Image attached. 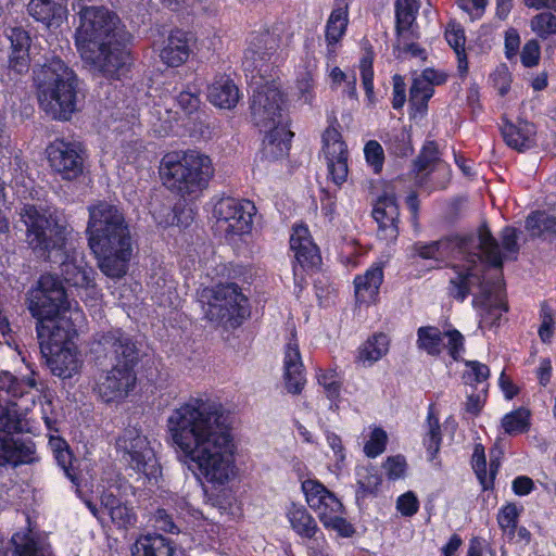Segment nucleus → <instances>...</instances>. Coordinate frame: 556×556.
Masks as SVG:
<instances>
[{
  "label": "nucleus",
  "mask_w": 556,
  "mask_h": 556,
  "mask_svg": "<svg viewBox=\"0 0 556 556\" xmlns=\"http://www.w3.org/2000/svg\"><path fill=\"white\" fill-rule=\"evenodd\" d=\"M419 10L418 0H396V30H407L415 27L416 16Z\"/></svg>",
  "instance_id": "a19ab883"
},
{
  "label": "nucleus",
  "mask_w": 556,
  "mask_h": 556,
  "mask_svg": "<svg viewBox=\"0 0 556 556\" xmlns=\"http://www.w3.org/2000/svg\"><path fill=\"white\" fill-rule=\"evenodd\" d=\"M254 214L255 206L248 200L219 199L213 208L215 229L228 239L249 233L252 229Z\"/></svg>",
  "instance_id": "f3484780"
},
{
  "label": "nucleus",
  "mask_w": 556,
  "mask_h": 556,
  "mask_svg": "<svg viewBox=\"0 0 556 556\" xmlns=\"http://www.w3.org/2000/svg\"><path fill=\"white\" fill-rule=\"evenodd\" d=\"M87 233L101 271L111 278L126 275L132 245L123 212L106 202L90 206Z\"/></svg>",
  "instance_id": "423d86ee"
},
{
  "label": "nucleus",
  "mask_w": 556,
  "mask_h": 556,
  "mask_svg": "<svg viewBox=\"0 0 556 556\" xmlns=\"http://www.w3.org/2000/svg\"><path fill=\"white\" fill-rule=\"evenodd\" d=\"M117 450L128 466L147 478H156L160 466L148 438L137 429H126L117 440Z\"/></svg>",
  "instance_id": "a211bd4d"
},
{
  "label": "nucleus",
  "mask_w": 556,
  "mask_h": 556,
  "mask_svg": "<svg viewBox=\"0 0 556 556\" xmlns=\"http://www.w3.org/2000/svg\"><path fill=\"white\" fill-rule=\"evenodd\" d=\"M302 491L307 505L317 514L323 526L334 531L342 538H350L355 530L345 518V509L341 501L316 479L302 482Z\"/></svg>",
  "instance_id": "2eb2a0df"
},
{
  "label": "nucleus",
  "mask_w": 556,
  "mask_h": 556,
  "mask_svg": "<svg viewBox=\"0 0 556 556\" xmlns=\"http://www.w3.org/2000/svg\"><path fill=\"white\" fill-rule=\"evenodd\" d=\"M445 38L447 43L454 49L455 53L465 50V31L456 24H450L445 30Z\"/></svg>",
  "instance_id": "13d9d810"
},
{
  "label": "nucleus",
  "mask_w": 556,
  "mask_h": 556,
  "mask_svg": "<svg viewBox=\"0 0 556 556\" xmlns=\"http://www.w3.org/2000/svg\"><path fill=\"white\" fill-rule=\"evenodd\" d=\"M189 54L190 38L188 34L181 30H174L168 36L160 56L168 66H179L188 60Z\"/></svg>",
  "instance_id": "c756f323"
},
{
  "label": "nucleus",
  "mask_w": 556,
  "mask_h": 556,
  "mask_svg": "<svg viewBox=\"0 0 556 556\" xmlns=\"http://www.w3.org/2000/svg\"><path fill=\"white\" fill-rule=\"evenodd\" d=\"M323 141L329 176L337 186H341L349 173L346 146L340 131L334 127L325 130Z\"/></svg>",
  "instance_id": "412c9836"
},
{
  "label": "nucleus",
  "mask_w": 556,
  "mask_h": 556,
  "mask_svg": "<svg viewBox=\"0 0 556 556\" xmlns=\"http://www.w3.org/2000/svg\"><path fill=\"white\" fill-rule=\"evenodd\" d=\"M97 344L114 364L110 369L101 370L94 377L92 390L104 403L121 402L136 386L132 367L137 358V349L121 330L101 334Z\"/></svg>",
  "instance_id": "6e6552de"
},
{
  "label": "nucleus",
  "mask_w": 556,
  "mask_h": 556,
  "mask_svg": "<svg viewBox=\"0 0 556 556\" xmlns=\"http://www.w3.org/2000/svg\"><path fill=\"white\" fill-rule=\"evenodd\" d=\"M386 475L391 480L403 478L406 471V460L403 456H390L383 464Z\"/></svg>",
  "instance_id": "4d7b16f0"
},
{
  "label": "nucleus",
  "mask_w": 556,
  "mask_h": 556,
  "mask_svg": "<svg viewBox=\"0 0 556 556\" xmlns=\"http://www.w3.org/2000/svg\"><path fill=\"white\" fill-rule=\"evenodd\" d=\"M356 483L358 485L357 496L365 497L367 494L377 491L381 479L372 466H358L355 471Z\"/></svg>",
  "instance_id": "c03bdc74"
},
{
  "label": "nucleus",
  "mask_w": 556,
  "mask_h": 556,
  "mask_svg": "<svg viewBox=\"0 0 556 556\" xmlns=\"http://www.w3.org/2000/svg\"><path fill=\"white\" fill-rule=\"evenodd\" d=\"M315 378L330 402L329 409L338 412L342 388V380L338 371L332 368H318Z\"/></svg>",
  "instance_id": "72a5a7b5"
},
{
  "label": "nucleus",
  "mask_w": 556,
  "mask_h": 556,
  "mask_svg": "<svg viewBox=\"0 0 556 556\" xmlns=\"http://www.w3.org/2000/svg\"><path fill=\"white\" fill-rule=\"evenodd\" d=\"M166 426L178 459L199 481L222 489L237 478L238 445L220 403L190 397L172 410Z\"/></svg>",
  "instance_id": "f257e3e1"
},
{
  "label": "nucleus",
  "mask_w": 556,
  "mask_h": 556,
  "mask_svg": "<svg viewBox=\"0 0 556 556\" xmlns=\"http://www.w3.org/2000/svg\"><path fill=\"white\" fill-rule=\"evenodd\" d=\"M530 27L533 33L543 39L556 35V15L548 12L536 14L532 17Z\"/></svg>",
  "instance_id": "8fccbe9b"
},
{
  "label": "nucleus",
  "mask_w": 556,
  "mask_h": 556,
  "mask_svg": "<svg viewBox=\"0 0 556 556\" xmlns=\"http://www.w3.org/2000/svg\"><path fill=\"white\" fill-rule=\"evenodd\" d=\"M455 2L466 18L476 22L484 16L490 0H455Z\"/></svg>",
  "instance_id": "603ef678"
},
{
  "label": "nucleus",
  "mask_w": 556,
  "mask_h": 556,
  "mask_svg": "<svg viewBox=\"0 0 556 556\" xmlns=\"http://www.w3.org/2000/svg\"><path fill=\"white\" fill-rule=\"evenodd\" d=\"M491 79L502 96L507 93L510 87V74L506 66L502 65L497 67L496 71L491 75Z\"/></svg>",
  "instance_id": "e2e57ef3"
},
{
  "label": "nucleus",
  "mask_w": 556,
  "mask_h": 556,
  "mask_svg": "<svg viewBox=\"0 0 556 556\" xmlns=\"http://www.w3.org/2000/svg\"><path fill=\"white\" fill-rule=\"evenodd\" d=\"M522 511L523 507L516 503H507L498 509L496 521L504 538L514 534V529L518 526Z\"/></svg>",
  "instance_id": "ea45409f"
},
{
  "label": "nucleus",
  "mask_w": 556,
  "mask_h": 556,
  "mask_svg": "<svg viewBox=\"0 0 556 556\" xmlns=\"http://www.w3.org/2000/svg\"><path fill=\"white\" fill-rule=\"evenodd\" d=\"M80 309L77 304L73 306L67 301L65 290L61 282L52 275H45L38 281V287L29 294V311L38 320L37 328L50 321L71 319V312Z\"/></svg>",
  "instance_id": "4468645a"
},
{
  "label": "nucleus",
  "mask_w": 556,
  "mask_h": 556,
  "mask_svg": "<svg viewBox=\"0 0 556 556\" xmlns=\"http://www.w3.org/2000/svg\"><path fill=\"white\" fill-rule=\"evenodd\" d=\"M21 218L27 231V242L35 250L54 263L60 262L64 280L79 289L80 298L90 306H96L100 291L96 287L94 270L88 266L81 252L67 249L70 233L63 214L51 206L26 204Z\"/></svg>",
  "instance_id": "7ed1b4c3"
},
{
  "label": "nucleus",
  "mask_w": 556,
  "mask_h": 556,
  "mask_svg": "<svg viewBox=\"0 0 556 556\" xmlns=\"http://www.w3.org/2000/svg\"><path fill=\"white\" fill-rule=\"evenodd\" d=\"M445 80L446 75L444 73L433 68L424 70L413 78L409 101L418 109L426 106L428 100L433 96L434 86L441 85Z\"/></svg>",
  "instance_id": "a878e982"
},
{
  "label": "nucleus",
  "mask_w": 556,
  "mask_h": 556,
  "mask_svg": "<svg viewBox=\"0 0 556 556\" xmlns=\"http://www.w3.org/2000/svg\"><path fill=\"white\" fill-rule=\"evenodd\" d=\"M383 281V270L379 263L372 264L363 275L354 278L356 301L361 304L376 302L379 288Z\"/></svg>",
  "instance_id": "bb28decb"
},
{
  "label": "nucleus",
  "mask_w": 556,
  "mask_h": 556,
  "mask_svg": "<svg viewBox=\"0 0 556 556\" xmlns=\"http://www.w3.org/2000/svg\"><path fill=\"white\" fill-rule=\"evenodd\" d=\"M362 84L366 93V101L368 106L376 104V97L374 92V70H372V55L366 54L359 63Z\"/></svg>",
  "instance_id": "09e8293b"
},
{
  "label": "nucleus",
  "mask_w": 556,
  "mask_h": 556,
  "mask_svg": "<svg viewBox=\"0 0 556 556\" xmlns=\"http://www.w3.org/2000/svg\"><path fill=\"white\" fill-rule=\"evenodd\" d=\"M291 528L301 536L312 539L318 531L315 519L305 507L292 504L287 511Z\"/></svg>",
  "instance_id": "e433bc0d"
},
{
  "label": "nucleus",
  "mask_w": 556,
  "mask_h": 556,
  "mask_svg": "<svg viewBox=\"0 0 556 556\" xmlns=\"http://www.w3.org/2000/svg\"><path fill=\"white\" fill-rule=\"evenodd\" d=\"M415 166L418 173H430L435 168L445 170V165L440 162L438 147L433 141H429L422 147Z\"/></svg>",
  "instance_id": "49530a36"
},
{
  "label": "nucleus",
  "mask_w": 556,
  "mask_h": 556,
  "mask_svg": "<svg viewBox=\"0 0 556 556\" xmlns=\"http://www.w3.org/2000/svg\"><path fill=\"white\" fill-rule=\"evenodd\" d=\"M372 216L379 225V236L384 240H394L399 235V207L395 198L384 195L378 199L372 210Z\"/></svg>",
  "instance_id": "b1692460"
},
{
  "label": "nucleus",
  "mask_w": 556,
  "mask_h": 556,
  "mask_svg": "<svg viewBox=\"0 0 556 556\" xmlns=\"http://www.w3.org/2000/svg\"><path fill=\"white\" fill-rule=\"evenodd\" d=\"M393 99L392 106L395 110L401 109L406 101V85L404 78L401 75H394L393 78Z\"/></svg>",
  "instance_id": "69168bd1"
},
{
  "label": "nucleus",
  "mask_w": 556,
  "mask_h": 556,
  "mask_svg": "<svg viewBox=\"0 0 556 556\" xmlns=\"http://www.w3.org/2000/svg\"><path fill=\"white\" fill-rule=\"evenodd\" d=\"M210 102L220 109H232L239 101L237 86L227 77H220L208 88Z\"/></svg>",
  "instance_id": "2f4dec72"
},
{
  "label": "nucleus",
  "mask_w": 556,
  "mask_h": 556,
  "mask_svg": "<svg viewBox=\"0 0 556 556\" xmlns=\"http://www.w3.org/2000/svg\"><path fill=\"white\" fill-rule=\"evenodd\" d=\"M290 248L294 252L296 263L303 268L316 267L320 263V254L313 242L308 228L295 225L290 237Z\"/></svg>",
  "instance_id": "5701e85b"
},
{
  "label": "nucleus",
  "mask_w": 556,
  "mask_h": 556,
  "mask_svg": "<svg viewBox=\"0 0 556 556\" xmlns=\"http://www.w3.org/2000/svg\"><path fill=\"white\" fill-rule=\"evenodd\" d=\"M27 10L30 16L48 27L61 25L68 14L67 0H30Z\"/></svg>",
  "instance_id": "393cba45"
},
{
  "label": "nucleus",
  "mask_w": 556,
  "mask_h": 556,
  "mask_svg": "<svg viewBox=\"0 0 556 556\" xmlns=\"http://www.w3.org/2000/svg\"><path fill=\"white\" fill-rule=\"evenodd\" d=\"M364 153L367 162L375 167L378 172L382 166L383 161V149L377 141H369L364 148Z\"/></svg>",
  "instance_id": "052dcab7"
},
{
  "label": "nucleus",
  "mask_w": 556,
  "mask_h": 556,
  "mask_svg": "<svg viewBox=\"0 0 556 556\" xmlns=\"http://www.w3.org/2000/svg\"><path fill=\"white\" fill-rule=\"evenodd\" d=\"M278 39L269 31L253 35L244 52L243 68L252 89L251 114L254 124L265 132L263 155L268 160L285 157L293 134L282 114V94L277 83L267 74L277 64Z\"/></svg>",
  "instance_id": "f03ea898"
},
{
  "label": "nucleus",
  "mask_w": 556,
  "mask_h": 556,
  "mask_svg": "<svg viewBox=\"0 0 556 556\" xmlns=\"http://www.w3.org/2000/svg\"><path fill=\"white\" fill-rule=\"evenodd\" d=\"M75 43L81 59L108 77H118L130 64L129 33L116 14L103 7L79 11Z\"/></svg>",
  "instance_id": "20e7f679"
},
{
  "label": "nucleus",
  "mask_w": 556,
  "mask_h": 556,
  "mask_svg": "<svg viewBox=\"0 0 556 556\" xmlns=\"http://www.w3.org/2000/svg\"><path fill=\"white\" fill-rule=\"evenodd\" d=\"M70 320L50 321L38 327L40 350L53 375L67 379L78 374L83 359L74 342L85 316L81 309L71 312Z\"/></svg>",
  "instance_id": "9b49d317"
},
{
  "label": "nucleus",
  "mask_w": 556,
  "mask_h": 556,
  "mask_svg": "<svg viewBox=\"0 0 556 556\" xmlns=\"http://www.w3.org/2000/svg\"><path fill=\"white\" fill-rule=\"evenodd\" d=\"M483 269L482 262L476 263L475 260L468 266L455 265V275L450 277L448 293L462 302L472 293L480 328L491 329L498 326L507 306L501 287L482 280Z\"/></svg>",
  "instance_id": "9d476101"
},
{
  "label": "nucleus",
  "mask_w": 556,
  "mask_h": 556,
  "mask_svg": "<svg viewBox=\"0 0 556 556\" xmlns=\"http://www.w3.org/2000/svg\"><path fill=\"white\" fill-rule=\"evenodd\" d=\"M213 173L211 159L198 151L167 153L160 166L164 186L181 197H198L206 188Z\"/></svg>",
  "instance_id": "f8f14e48"
},
{
  "label": "nucleus",
  "mask_w": 556,
  "mask_h": 556,
  "mask_svg": "<svg viewBox=\"0 0 556 556\" xmlns=\"http://www.w3.org/2000/svg\"><path fill=\"white\" fill-rule=\"evenodd\" d=\"M526 228L531 236L556 231V216L547 212H535L527 217Z\"/></svg>",
  "instance_id": "a18cd8bd"
},
{
  "label": "nucleus",
  "mask_w": 556,
  "mask_h": 556,
  "mask_svg": "<svg viewBox=\"0 0 556 556\" xmlns=\"http://www.w3.org/2000/svg\"><path fill=\"white\" fill-rule=\"evenodd\" d=\"M348 24V4L342 0L337 1L325 26V38L327 42L328 54H336L337 45L345 35Z\"/></svg>",
  "instance_id": "c85d7f7f"
},
{
  "label": "nucleus",
  "mask_w": 556,
  "mask_h": 556,
  "mask_svg": "<svg viewBox=\"0 0 556 556\" xmlns=\"http://www.w3.org/2000/svg\"><path fill=\"white\" fill-rule=\"evenodd\" d=\"M466 556H496V553L484 541L473 538L469 542Z\"/></svg>",
  "instance_id": "774afa93"
},
{
  "label": "nucleus",
  "mask_w": 556,
  "mask_h": 556,
  "mask_svg": "<svg viewBox=\"0 0 556 556\" xmlns=\"http://www.w3.org/2000/svg\"><path fill=\"white\" fill-rule=\"evenodd\" d=\"M396 48L400 52L409 53L412 56L420 58L421 60L426 59L425 49L414 41L418 38V33L415 27L403 31L396 30Z\"/></svg>",
  "instance_id": "de8ad7c7"
},
{
  "label": "nucleus",
  "mask_w": 556,
  "mask_h": 556,
  "mask_svg": "<svg viewBox=\"0 0 556 556\" xmlns=\"http://www.w3.org/2000/svg\"><path fill=\"white\" fill-rule=\"evenodd\" d=\"M177 103L187 114H191L199 109L200 98L195 92L186 90L178 94Z\"/></svg>",
  "instance_id": "0e129e2a"
},
{
  "label": "nucleus",
  "mask_w": 556,
  "mask_h": 556,
  "mask_svg": "<svg viewBox=\"0 0 556 556\" xmlns=\"http://www.w3.org/2000/svg\"><path fill=\"white\" fill-rule=\"evenodd\" d=\"M12 544L16 556H45L46 540L37 535L33 530H24L13 534Z\"/></svg>",
  "instance_id": "f704fd0d"
},
{
  "label": "nucleus",
  "mask_w": 556,
  "mask_h": 556,
  "mask_svg": "<svg viewBox=\"0 0 556 556\" xmlns=\"http://www.w3.org/2000/svg\"><path fill=\"white\" fill-rule=\"evenodd\" d=\"M110 477L102 478L101 483L97 488L101 506L98 507L91 501H86V506L91 514L100 521L109 516L112 523L119 529H129L135 527L137 522V514L132 506L122 500V495L127 493L131 486L114 472L109 473Z\"/></svg>",
  "instance_id": "ddd939ff"
},
{
  "label": "nucleus",
  "mask_w": 556,
  "mask_h": 556,
  "mask_svg": "<svg viewBox=\"0 0 556 556\" xmlns=\"http://www.w3.org/2000/svg\"><path fill=\"white\" fill-rule=\"evenodd\" d=\"M58 466L63 470L65 477L74 484L78 485L79 479L74 467V458L70 447L53 455Z\"/></svg>",
  "instance_id": "5fc2aeb1"
},
{
  "label": "nucleus",
  "mask_w": 556,
  "mask_h": 556,
  "mask_svg": "<svg viewBox=\"0 0 556 556\" xmlns=\"http://www.w3.org/2000/svg\"><path fill=\"white\" fill-rule=\"evenodd\" d=\"M388 442L387 432L377 426H369L364 432V453L375 458L382 454Z\"/></svg>",
  "instance_id": "58836bf2"
},
{
  "label": "nucleus",
  "mask_w": 556,
  "mask_h": 556,
  "mask_svg": "<svg viewBox=\"0 0 556 556\" xmlns=\"http://www.w3.org/2000/svg\"><path fill=\"white\" fill-rule=\"evenodd\" d=\"M424 445L427 448L430 459H432L440 450L441 430L439 418L434 415L433 406L430 405L427 417V431L424 437Z\"/></svg>",
  "instance_id": "37998d69"
},
{
  "label": "nucleus",
  "mask_w": 556,
  "mask_h": 556,
  "mask_svg": "<svg viewBox=\"0 0 556 556\" xmlns=\"http://www.w3.org/2000/svg\"><path fill=\"white\" fill-rule=\"evenodd\" d=\"M415 249L426 260L453 258L455 262L452 264V276H454L455 265L468 266L471 260L480 263L484 257L490 265L501 267L505 260L515 257L518 252L517 230L505 227L501 235V244L485 226H481L477 235L456 237L425 245L417 244Z\"/></svg>",
  "instance_id": "0eeeda50"
},
{
  "label": "nucleus",
  "mask_w": 556,
  "mask_h": 556,
  "mask_svg": "<svg viewBox=\"0 0 556 556\" xmlns=\"http://www.w3.org/2000/svg\"><path fill=\"white\" fill-rule=\"evenodd\" d=\"M502 135L509 147L522 151L533 144L535 129L534 125L528 122L505 123L502 127Z\"/></svg>",
  "instance_id": "7c9ffc66"
},
{
  "label": "nucleus",
  "mask_w": 556,
  "mask_h": 556,
  "mask_svg": "<svg viewBox=\"0 0 556 556\" xmlns=\"http://www.w3.org/2000/svg\"><path fill=\"white\" fill-rule=\"evenodd\" d=\"M283 386L288 393L300 394L305 384V368L296 340L290 339L283 352Z\"/></svg>",
  "instance_id": "4be33fe9"
},
{
  "label": "nucleus",
  "mask_w": 556,
  "mask_h": 556,
  "mask_svg": "<svg viewBox=\"0 0 556 556\" xmlns=\"http://www.w3.org/2000/svg\"><path fill=\"white\" fill-rule=\"evenodd\" d=\"M136 556H173L170 542L160 534L140 536L132 546Z\"/></svg>",
  "instance_id": "c9c22d12"
},
{
  "label": "nucleus",
  "mask_w": 556,
  "mask_h": 556,
  "mask_svg": "<svg viewBox=\"0 0 556 556\" xmlns=\"http://www.w3.org/2000/svg\"><path fill=\"white\" fill-rule=\"evenodd\" d=\"M529 427L530 412L523 407L513 410L502 418V428L509 435L523 433L529 430Z\"/></svg>",
  "instance_id": "79ce46f5"
},
{
  "label": "nucleus",
  "mask_w": 556,
  "mask_h": 556,
  "mask_svg": "<svg viewBox=\"0 0 556 556\" xmlns=\"http://www.w3.org/2000/svg\"><path fill=\"white\" fill-rule=\"evenodd\" d=\"M490 376V369L486 365L478 361L466 362V370L464 371L463 378L465 383L473 386L483 383Z\"/></svg>",
  "instance_id": "864d4df0"
},
{
  "label": "nucleus",
  "mask_w": 556,
  "mask_h": 556,
  "mask_svg": "<svg viewBox=\"0 0 556 556\" xmlns=\"http://www.w3.org/2000/svg\"><path fill=\"white\" fill-rule=\"evenodd\" d=\"M208 301L205 307V316L211 321L225 327L239 326L248 315V299L233 283L219 285L207 291Z\"/></svg>",
  "instance_id": "dca6fc26"
},
{
  "label": "nucleus",
  "mask_w": 556,
  "mask_h": 556,
  "mask_svg": "<svg viewBox=\"0 0 556 556\" xmlns=\"http://www.w3.org/2000/svg\"><path fill=\"white\" fill-rule=\"evenodd\" d=\"M39 392L33 378L17 379L8 371L0 372V465L17 466L37 459L31 440L10 435L33 432L27 414L34 407Z\"/></svg>",
  "instance_id": "39448f33"
},
{
  "label": "nucleus",
  "mask_w": 556,
  "mask_h": 556,
  "mask_svg": "<svg viewBox=\"0 0 556 556\" xmlns=\"http://www.w3.org/2000/svg\"><path fill=\"white\" fill-rule=\"evenodd\" d=\"M85 151L79 142L56 139L47 147L51 168L63 179L73 180L83 174Z\"/></svg>",
  "instance_id": "6ab92c4d"
},
{
  "label": "nucleus",
  "mask_w": 556,
  "mask_h": 556,
  "mask_svg": "<svg viewBox=\"0 0 556 556\" xmlns=\"http://www.w3.org/2000/svg\"><path fill=\"white\" fill-rule=\"evenodd\" d=\"M153 527L160 531L174 533L177 529L172 520V517L165 509H157L153 515Z\"/></svg>",
  "instance_id": "338daca9"
},
{
  "label": "nucleus",
  "mask_w": 556,
  "mask_h": 556,
  "mask_svg": "<svg viewBox=\"0 0 556 556\" xmlns=\"http://www.w3.org/2000/svg\"><path fill=\"white\" fill-rule=\"evenodd\" d=\"M396 509L402 516H414L419 509V501L416 494L412 491H408L400 495L396 501Z\"/></svg>",
  "instance_id": "6e6d98bb"
},
{
  "label": "nucleus",
  "mask_w": 556,
  "mask_h": 556,
  "mask_svg": "<svg viewBox=\"0 0 556 556\" xmlns=\"http://www.w3.org/2000/svg\"><path fill=\"white\" fill-rule=\"evenodd\" d=\"M29 66V51L20 50V52H11L8 66L1 74V81L5 85L14 84L21 76L28 72Z\"/></svg>",
  "instance_id": "4c0bfd02"
},
{
  "label": "nucleus",
  "mask_w": 556,
  "mask_h": 556,
  "mask_svg": "<svg viewBox=\"0 0 556 556\" xmlns=\"http://www.w3.org/2000/svg\"><path fill=\"white\" fill-rule=\"evenodd\" d=\"M417 346L429 355H439L446 349L457 359L464 351V337L455 329L442 333L437 327L425 326L417 330Z\"/></svg>",
  "instance_id": "aec40b11"
},
{
  "label": "nucleus",
  "mask_w": 556,
  "mask_h": 556,
  "mask_svg": "<svg viewBox=\"0 0 556 556\" xmlns=\"http://www.w3.org/2000/svg\"><path fill=\"white\" fill-rule=\"evenodd\" d=\"M389 346L390 340L387 334L375 333L359 346L357 361L369 367L387 355Z\"/></svg>",
  "instance_id": "473e14b6"
},
{
  "label": "nucleus",
  "mask_w": 556,
  "mask_h": 556,
  "mask_svg": "<svg viewBox=\"0 0 556 556\" xmlns=\"http://www.w3.org/2000/svg\"><path fill=\"white\" fill-rule=\"evenodd\" d=\"M11 42V52H20V50L29 51L30 37L26 30L22 28H12L8 34Z\"/></svg>",
  "instance_id": "bf43d9fd"
},
{
  "label": "nucleus",
  "mask_w": 556,
  "mask_h": 556,
  "mask_svg": "<svg viewBox=\"0 0 556 556\" xmlns=\"http://www.w3.org/2000/svg\"><path fill=\"white\" fill-rule=\"evenodd\" d=\"M39 109L55 121H70L77 110V78L61 59L53 58L34 71Z\"/></svg>",
  "instance_id": "1a4fd4ad"
},
{
  "label": "nucleus",
  "mask_w": 556,
  "mask_h": 556,
  "mask_svg": "<svg viewBox=\"0 0 556 556\" xmlns=\"http://www.w3.org/2000/svg\"><path fill=\"white\" fill-rule=\"evenodd\" d=\"M317 59L306 54L299 63L295 72V89L298 100L311 104L315 98V76L317 72Z\"/></svg>",
  "instance_id": "cd10ccee"
},
{
  "label": "nucleus",
  "mask_w": 556,
  "mask_h": 556,
  "mask_svg": "<svg viewBox=\"0 0 556 556\" xmlns=\"http://www.w3.org/2000/svg\"><path fill=\"white\" fill-rule=\"evenodd\" d=\"M540 60V46L535 40L528 41L521 51V62L526 67H532Z\"/></svg>",
  "instance_id": "680f3d73"
},
{
  "label": "nucleus",
  "mask_w": 556,
  "mask_h": 556,
  "mask_svg": "<svg viewBox=\"0 0 556 556\" xmlns=\"http://www.w3.org/2000/svg\"><path fill=\"white\" fill-rule=\"evenodd\" d=\"M472 468L484 490L490 489L493 485V473H486V462L484 448L478 444L475 446L472 454Z\"/></svg>",
  "instance_id": "3c124183"
}]
</instances>
